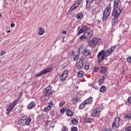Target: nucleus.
Listing matches in <instances>:
<instances>
[{"label": "nucleus", "instance_id": "33", "mask_svg": "<svg viewBox=\"0 0 131 131\" xmlns=\"http://www.w3.org/2000/svg\"><path fill=\"white\" fill-rule=\"evenodd\" d=\"M78 77H82L83 76V72L82 71H80L77 72Z\"/></svg>", "mask_w": 131, "mask_h": 131}, {"label": "nucleus", "instance_id": "11", "mask_svg": "<svg viewBox=\"0 0 131 131\" xmlns=\"http://www.w3.org/2000/svg\"><path fill=\"white\" fill-rule=\"evenodd\" d=\"M52 71V68H46L41 71L40 73H37L35 75L36 77H39V76H41V75H43V74H46V73H49Z\"/></svg>", "mask_w": 131, "mask_h": 131}, {"label": "nucleus", "instance_id": "44", "mask_svg": "<svg viewBox=\"0 0 131 131\" xmlns=\"http://www.w3.org/2000/svg\"><path fill=\"white\" fill-rule=\"evenodd\" d=\"M126 60L128 62V63H131V56H128Z\"/></svg>", "mask_w": 131, "mask_h": 131}, {"label": "nucleus", "instance_id": "15", "mask_svg": "<svg viewBox=\"0 0 131 131\" xmlns=\"http://www.w3.org/2000/svg\"><path fill=\"white\" fill-rule=\"evenodd\" d=\"M110 15V12H108V11L104 10V11L103 12V17H102L103 21H106V20H107L108 17H109Z\"/></svg>", "mask_w": 131, "mask_h": 131}, {"label": "nucleus", "instance_id": "51", "mask_svg": "<svg viewBox=\"0 0 131 131\" xmlns=\"http://www.w3.org/2000/svg\"><path fill=\"white\" fill-rule=\"evenodd\" d=\"M61 33H62L63 34H66V33H67V31H62Z\"/></svg>", "mask_w": 131, "mask_h": 131}, {"label": "nucleus", "instance_id": "19", "mask_svg": "<svg viewBox=\"0 0 131 131\" xmlns=\"http://www.w3.org/2000/svg\"><path fill=\"white\" fill-rule=\"evenodd\" d=\"M25 117V123L26 125H29L30 124V122H31V117H26V116H24Z\"/></svg>", "mask_w": 131, "mask_h": 131}, {"label": "nucleus", "instance_id": "12", "mask_svg": "<svg viewBox=\"0 0 131 131\" xmlns=\"http://www.w3.org/2000/svg\"><path fill=\"white\" fill-rule=\"evenodd\" d=\"M43 93L46 95V96H48L51 97L52 95H53V91H52V86H48L43 90Z\"/></svg>", "mask_w": 131, "mask_h": 131}, {"label": "nucleus", "instance_id": "21", "mask_svg": "<svg viewBox=\"0 0 131 131\" xmlns=\"http://www.w3.org/2000/svg\"><path fill=\"white\" fill-rule=\"evenodd\" d=\"M84 102H85L86 105H89V104H91V103L93 102V97H89L88 99L84 101Z\"/></svg>", "mask_w": 131, "mask_h": 131}, {"label": "nucleus", "instance_id": "23", "mask_svg": "<svg viewBox=\"0 0 131 131\" xmlns=\"http://www.w3.org/2000/svg\"><path fill=\"white\" fill-rule=\"evenodd\" d=\"M78 101H79V98L78 97H74L72 99V102L74 104V105H76L78 103Z\"/></svg>", "mask_w": 131, "mask_h": 131}, {"label": "nucleus", "instance_id": "52", "mask_svg": "<svg viewBox=\"0 0 131 131\" xmlns=\"http://www.w3.org/2000/svg\"><path fill=\"white\" fill-rule=\"evenodd\" d=\"M11 27H15V24H14V23H11Z\"/></svg>", "mask_w": 131, "mask_h": 131}, {"label": "nucleus", "instance_id": "45", "mask_svg": "<svg viewBox=\"0 0 131 131\" xmlns=\"http://www.w3.org/2000/svg\"><path fill=\"white\" fill-rule=\"evenodd\" d=\"M97 71H99V68L95 67L93 70V72H97Z\"/></svg>", "mask_w": 131, "mask_h": 131}, {"label": "nucleus", "instance_id": "48", "mask_svg": "<svg viewBox=\"0 0 131 131\" xmlns=\"http://www.w3.org/2000/svg\"><path fill=\"white\" fill-rule=\"evenodd\" d=\"M60 113H61V114L65 113V109L62 108L60 110Z\"/></svg>", "mask_w": 131, "mask_h": 131}, {"label": "nucleus", "instance_id": "54", "mask_svg": "<svg viewBox=\"0 0 131 131\" xmlns=\"http://www.w3.org/2000/svg\"><path fill=\"white\" fill-rule=\"evenodd\" d=\"M10 32H11L10 30H8L7 32V33H10Z\"/></svg>", "mask_w": 131, "mask_h": 131}, {"label": "nucleus", "instance_id": "17", "mask_svg": "<svg viewBox=\"0 0 131 131\" xmlns=\"http://www.w3.org/2000/svg\"><path fill=\"white\" fill-rule=\"evenodd\" d=\"M49 96L47 95V94H43L41 97H40V100L41 101H42V102H46L49 100Z\"/></svg>", "mask_w": 131, "mask_h": 131}, {"label": "nucleus", "instance_id": "14", "mask_svg": "<svg viewBox=\"0 0 131 131\" xmlns=\"http://www.w3.org/2000/svg\"><path fill=\"white\" fill-rule=\"evenodd\" d=\"M54 105V102L53 101H51L50 102H49L48 104V106L44 107L43 111L45 112H48V111H50L51 110V108L53 107V105Z\"/></svg>", "mask_w": 131, "mask_h": 131}, {"label": "nucleus", "instance_id": "43", "mask_svg": "<svg viewBox=\"0 0 131 131\" xmlns=\"http://www.w3.org/2000/svg\"><path fill=\"white\" fill-rule=\"evenodd\" d=\"M71 131H77V127L74 126L71 128Z\"/></svg>", "mask_w": 131, "mask_h": 131}, {"label": "nucleus", "instance_id": "37", "mask_svg": "<svg viewBox=\"0 0 131 131\" xmlns=\"http://www.w3.org/2000/svg\"><path fill=\"white\" fill-rule=\"evenodd\" d=\"M77 8V7L73 4V6L70 9V12H72V11H74V10H75V9Z\"/></svg>", "mask_w": 131, "mask_h": 131}, {"label": "nucleus", "instance_id": "7", "mask_svg": "<svg viewBox=\"0 0 131 131\" xmlns=\"http://www.w3.org/2000/svg\"><path fill=\"white\" fill-rule=\"evenodd\" d=\"M94 34V31L93 30H90L88 32H85L80 37V40L82 39H91L93 35Z\"/></svg>", "mask_w": 131, "mask_h": 131}, {"label": "nucleus", "instance_id": "46", "mask_svg": "<svg viewBox=\"0 0 131 131\" xmlns=\"http://www.w3.org/2000/svg\"><path fill=\"white\" fill-rule=\"evenodd\" d=\"M6 54V51H1L0 52V56H3V55H5Z\"/></svg>", "mask_w": 131, "mask_h": 131}, {"label": "nucleus", "instance_id": "24", "mask_svg": "<svg viewBox=\"0 0 131 131\" xmlns=\"http://www.w3.org/2000/svg\"><path fill=\"white\" fill-rule=\"evenodd\" d=\"M76 17L78 20H81V19H82V18L83 17V14L81 13H78L77 14Z\"/></svg>", "mask_w": 131, "mask_h": 131}, {"label": "nucleus", "instance_id": "55", "mask_svg": "<svg viewBox=\"0 0 131 131\" xmlns=\"http://www.w3.org/2000/svg\"><path fill=\"white\" fill-rule=\"evenodd\" d=\"M108 2H113V0H107Z\"/></svg>", "mask_w": 131, "mask_h": 131}, {"label": "nucleus", "instance_id": "36", "mask_svg": "<svg viewBox=\"0 0 131 131\" xmlns=\"http://www.w3.org/2000/svg\"><path fill=\"white\" fill-rule=\"evenodd\" d=\"M85 70H89L90 69V63L86 62L85 65L84 66Z\"/></svg>", "mask_w": 131, "mask_h": 131}, {"label": "nucleus", "instance_id": "8", "mask_svg": "<svg viewBox=\"0 0 131 131\" xmlns=\"http://www.w3.org/2000/svg\"><path fill=\"white\" fill-rule=\"evenodd\" d=\"M99 41H100V39L95 37L93 38L92 41L89 42V46L90 48H93L94 49L97 47V45L99 43Z\"/></svg>", "mask_w": 131, "mask_h": 131}, {"label": "nucleus", "instance_id": "6", "mask_svg": "<svg viewBox=\"0 0 131 131\" xmlns=\"http://www.w3.org/2000/svg\"><path fill=\"white\" fill-rule=\"evenodd\" d=\"M120 14H121L120 10H118V11H113L112 16L114 17L112 19L113 26H114V25L116 24V22H117V20H118V17L120 16Z\"/></svg>", "mask_w": 131, "mask_h": 131}, {"label": "nucleus", "instance_id": "50", "mask_svg": "<svg viewBox=\"0 0 131 131\" xmlns=\"http://www.w3.org/2000/svg\"><path fill=\"white\" fill-rule=\"evenodd\" d=\"M127 101L129 104H131V97H129L127 99Z\"/></svg>", "mask_w": 131, "mask_h": 131}, {"label": "nucleus", "instance_id": "13", "mask_svg": "<svg viewBox=\"0 0 131 131\" xmlns=\"http://www.w3.org/2000/svg\"><path fill=\"white\" fill-rule=\"evenodd\" d=\"M69 73V70H66L62 73V74L60 75V79L61 81H64V80H65L67 78Z\"/></svg>", "mask_w": 131, "mask_h": 131}, {"label": "nucleus", "instance_id": "31", "mask_svg": "<svg viewBox=\"0 0 131 131\" xmlns=\"http://www.w3.org/2000/svg\"><path fill=\"white\" fill-rule=\"evenodd\" d=\"M72 123L74 125H76V124L78 123V120H77L76 118H73L72 120Z\"/></svg>", "mask_w": 131, "mask_h": 131}, {"label": "nucleus", "instance_id": "35", "mask_svg": "<svg viewBox=\"0 0 131 131\" xmlns=\"http://www.w3.org/2000/svg\"><path fill=\"white\" fill-rule=\"evenodd\" d=\"M84 121L86 123H89L92 121V119L85 117Z\"/></svg>", "mask_w": 131, "mask_h": 131}, {"label": "nucleus", "instance_id": "18", "mask_svg": "<svg viewBox=\"0 0 131 131\" xmlns=\"http://www.w3.org/2000/svg\"><path fill=\"white\" fill-rule=\"evenodd\" d=\"M81 4H83V0H77L74 2L73 4L74 6H75L77 8L79 7Z\"/></svg>", "mask_w": 131, "mask_h": 131}, {"label": "nucleus", "instance_id": "57", "mask_svg": "<svg viewBox=\"0 0 131 131\" xmlns=\"http://www.w3.org/2000/svg\"><path fill=\"white\" fill-rule=\"evenodd\" d=\"M79 28H80V27H78V29H79Z\"/></svg>", "mask_w": 131, "mask_h": 131}, {"label": "nucleus", "instance_id": "22", "mask_svg": "<svg viewBox=\"0 0 131 131\" xmlns=\"http://www.w3.org/2000/svg\"><path fill=\"white\" fill-rule=\"evenodd\" d=\"M124 119H126V120H130L131 119V114L128 113L126 114L124 117Z\"/></svg>", "mask_w": 131, "mask_h": 131}, {"label": "nucleus", "instance_id": "2", "mask_svg": "<svg viewBox=\"0 0 131 131\" xmlns=\"http://www.w3.org/2000/svg\"><path fill=\"white\" fill-rule=\"evenodd\" d=\"M20 100H21V98L18 97L11 103L7 105L6 107V114L7 115H8V116H10V113H11V112L14 110L15 106L18 104V102L19 101H20Z\"/></svg>", "mask_w": 131, "mask_h": 131}, {"label": "nucleus", "instance_id": "34", "mask_svg": "<svg viewBox=\"0 0 131 131\" xmlns=\"http://www.w3.org/2000/svg\"><path fill=\"white\" fill-rule=\"evenodd\" d=\"M100 93H104V92H106V86H102L100 88Z\"/></svg>", "mask_w": 131, "mask_h": 131}, {"label": "nucleus", "instance_id": "26", "mask_svg": "<svg viewBox=\"0 0 131 131\" xmlns=\"http://www.w3.org/2000/svg\"><path fill=\"white\" fill-rule=\"evenodd\" d=\"M34 107H35V104H34V102H33V101L31 102L28 105V109H32V108H34Z\"/></svg>", "mask_w": 131, "mask_h": 131}, {"label": "nucleus", "instance_id": "1", "mask_svg": "<svg viewBox=\"0 0 131 131\" xmlns=\"http://www.w3.org/2000/svg\"><path fill=\"white\" fill-rule=\"evenodd\" d=\"M116 48V45L111 47L110 49L105 51L104 50H102L99 52L97 55L98 61L97 63L100 64L101 62H103L107 57L111 56L112 53L114 52L115 48Z\"/></svg>", "mask_w": 131, "mask_h": 131}, {"label": "nucleus", "instance_id": "49", "mask_svg": "<svg viewBox=\"0 0 131 131\" xmlns=\"http://www.w3.org/2000/svg\"><path fill=\"white\" fill-rule=\"evenodd\" d=\"M102 131H113L111 128H109L108 129L107 128L103 129Z\"/></svg>", "mask_w": 131, "mask_h": 131}, {"label": "nucleus", "instance_id": "25", "mask_svg": "<svg viewBox=\"0 0 131 131\" xmlns=\"http://www.w3.org/2000/svg\"><path fill=\"white\" fill-rule=\"evenodd\" d=\"M107 71V67L106 66L100 67V72L101 73H105Z\"/></svg>", "mask_w": 131, "mask_h": 131}, {"label": "nucleus", "instance_id": "27", "mask_svg": "<svg viewBox=\"0 0 131 131\" xmlns=\"http://www.w3.org/2000/svg\"><path fill=\"white\" fill-rule=\"evenodd\" d=\"M104 10L108 13H111V4H107L106 9Z\"/></svg>", "mask_w": 131, "mask_h": 131}, {"label": "nucleus", "instance_id": "20", "mask_svg": "<svg viewBox=\"0 0 131 131\" xmlns=\"http://www.w3.org/2000/svg\"><path fill=\"white\" fill-rule=\"evenodd\" d=\"M83 67V60H80L77 64V68L78 69H81Z\"/></svg>", "mask_w": 131, "mask_h": 131}, {"label": "nucleus", "instance_id": "16", "mask_svg": "<svg viewBox=\"0 0 131 131\" xmlns=\"http://www.w3.org/2000/svg\"><path fill=\"white\" fill-rule=\"evenodd\" d=\"M18 124H19V125H21V126H25V125H26L25 124V117H23L21 119H20L18 121Z\"/></svg>", "mask_w": 131, "mask_h": 131}, {"label": "nucleus", "instance_id": "9", "mask_svg": "<svg viewBox=\"0 0 131 131\" xmlns=\"http://www.w3.org/2000/svg\"><path fill=\"white\" fill-rule=\"evenodd\" d=\"M121 0H114V11L118 12L120 11V12H122V7H119V3H120Z\"/></svg>", "mask_w": 131, "mask_h": 131}, {"label": "nucleus", "instance_id": "47", "mask_svg": "<svg viewBox=\"0 0 131 131\" xmlns=\"http://www.w3.org/2000/svg\"><path fill=\"white\" fill-rule=\"evenodd\" d=\"M106 77H107V75L105 74L102 76V78L101 79H102L103 80H105Z\"/></svg>", "mask_w": 131, "mask_h": 131}, {"label": "nucleus", "instance_id": "3", "mask_svg": "<svg viewBox=\"0 0 131 131\" xmlns=\"http://www.w3.org/2000/svg\"><path fill=\"white\" fill-rule=\"evenodd\" d=\"M79 53L83 54L84 57H90L92 56V51L91 49L85 47L84 46H81L78 49Z\"/></svg>", "mask_w": 131, "mask_h": 131}, {"label": "nucleus", "instance_id": "42", "mask_svg": "<svg viewBox=\"0 0 131 131\" xmlns=\"http://www.w3.org/2000/svg\"><path fill=\"white\" fill-rule=\"evenodd\" d=\"M95 1L96 0H86V5H88V4H92V3H93V2H95Z\"/></svg>", "mask_w": 131, "mask_h": 131}, {"label": "nucleus", "instance_id": "28", "mask_svg": "<svg viewBox=\"0 0 131 131\" xmlns=\"http://www.w3.org/2000/svg\"><path fill=\"white\" fill-rule=\"evenodd\" d=\"M66 114L69 117H71V116H73L74 114L73 112H72L70 110H68L66 112Z\"/></svg>", "mask_w": 131, "mask_h": 131}, {"label": "nucleus", "instance_id": "53", "mask_svg": "<svg viewBox=\"0 0 131 131\" xmlns=\"http://www.w3.org/2000/svg\"><path fill=\"white\" fill-rule=\"evenodd\" d=\"M123 26V25L122 24H120V27H122Z\"/></svg>", "mask_w": 131, "mask_h": 131}, {"label": "nucleus", "instance_id": "30", "mask_svg": "<svg viewBox=\"0 0 131 131\" xmlns=\"http://www.w3.org/2000/svg\"><path fill=\"white\" fill-rule=\"evenodd\" d=\"M73 55V60L74 61H77V60H78V59H79V55H78V54L77 55H75L74 54V52L72 53Z\"/></svg>", "mask_w": 131, "mask_h": 131}, {"label": "nucleus", "instance_id": "56", "mask_svg": "<svg viewBox=\"0 0 131 131\" xmlns=\"http://www.w3.org/2000/svg\"><path fill=\"white\" fill-rule=\"evenodd\" d=\"M2 17V14L0 13V18Z\"/></svg>", "mask_w": 131, "mask_h": 131}, {"label": "nucleus", "instance_id": "39", "mask_svg": "<svg viewBox=\"0 0 131 131\" xmlns=\"http://www.w3.org/2000/svg\"><path fill=\"white\" fill-rule=\"evenodd\" d=\"M61 131H68V128H67L66 126H63L61 128Z\"/></svg>", "mask_w": 131, "mask_h": 131}, {"label": "nucleus", "instance_id": "38", "mask_svg": "<svg viewBox=\"0 0 131 131\" xmlns=\"http://www.w3.org/2000/svg\"><path fill=\"white\" fill-rule=\"evenodd\" d=\"M104 80H103V79L100 78L98 81L99 85H101V84H103V83H104Z\"/></svg>", "mask_w": 131, "mask_h": 131}, {"label": "nucleus", "instance_id": "5", "mask_svg": "<svg viewBox=\"0 0 131 131\" xmlns=\"http://www.w3.org/2000/svg\"><path fill=\"white\" fill-rule=\"evenodd\" d=\"M120 122V118H119V117H117L114 119L112 126V127L114 130H117L118 129L120 124L119 123Z\"/></svg>", "mask_w": 131, "mask_h": 131}, {"label": "nucleus", "instance_id": "10", "mask_svg": "<svg viewBox=\"0 0 131 131\" xmlns=\"http://www.w3.org/2000/svg\"><path fill=\"white\" fill-rule=\"evenodd\" d=\"M101 111L102 108L101 107H97L92 112V116H93V117H97L98 118H100V114H101Z\"/></svg>", "mask_w": 131, "mask_h": 131}, {"label": "nucleus", "instance_id": "41", "mask_svg": "<svg viewBox=\"0 0 131 131\" xmlns=\"http://www.w3.org/2000/svg\"><path fill=\"white\" fill-rule=\"evenodd\" d=\"M65 105V101H63L59 103V107H63Z\"/></svg>", "mask_w": 131, "mask_h": 131}, {"label": "nucleus", "instance_id": "4", "mask_svg": "<svg viewBox=\"0 0 131 131\" xmlns=\"http://www.w3.org/2000/svg\"><path fill=\"white\" fill-rule=\"evenodd\" d=\"M89 29H91V26L86 22H84L81 25V28L79 30L77 33V36H78L81 33L88 31Z\"/></svg>", "mask_w": 131, "mask_h": 131}, {"label": "nucleus", "instance_id": "29", "mask_svg": "<svg viewBox=\"0 0 131 131\" xmlns=\"http://www.w3.org/2000/svg\"><path fill=\"white\" fill-rule=\"evenodd\" d=\"M43 33H45V30H43V29H42V28L39 27V32H38L39 35H42V34H43Z\"/></svg>", "mask_w": 131, "mask_h": 131}, {"label": "nucleus", "instance_id": "32", "mask_svg": "<svg viewBox=\"0 0 131 131\" xmlns=\"http://www.w3.org/2000/svg\"><path fill=\"white\" fill-rule=\"evenodd\" d=\"M86 105V103H85V102L83 101L80 104L79 107V109H83V108H84V107H85Z\"/></svg>", "mask_w": 131, "mask_h": 131}, {"label": "nucleus", "instance_id": "40", "mask_svg": "<svg viewBox=\"0 0 131 131\" xmlns=\"http://www.w3.org/2000/svg\"><path fill=\"white\" fill-rule=\"evenodd\" d=\"M125 131H130L131 130V126H129L128 127H125L124 128Z\"/></svg>", "mask_w": 131, "mask_h": 131}]
</instances>
